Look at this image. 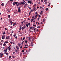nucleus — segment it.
Instances as JSON below:
<instances>
[{
    "label": "nucleus",
    "instance_id": "f257e3e1",
    "mask_svg": "<svg viewBox=\"0 0 61 61\" xmlns=\"http://www.w3.org/2000/svg\"><path fill=\"white\" fill-rule=\"evenodd\" d=\"M20 5H24L25 3H24L23 2H21L20 3H19Z\"/></svg>",
    "mask_w": 61,
    "mask_h": 61
},
{
    "label": "nucleus",
    "instance_id": "f03ea898",
    "mask_svg": "<svg viewBox=\"0 0 61 61\" xmlns=\"http://www.w3.org/2000/svg\"><path fill=\"white\" fill-rule=\"evenodd\" d=\"M18 3V2H14L13 3V5H16V4H17Z\"/></svg>",
    "mask_w": 61,
    "mask_h": 61
},
{
    "label": "nucleus",
    "instance_id": "7ed1b4c3",
    "mask_svg": "<svg viewBox=\"0 0 61 61\" xmlns=\"http://www.w3.org/2000/svg\"><path fill=\"white\" fill-rule=\"evenodd\" d=\"M10 36H7L6 37V39L7 40L8 39H10Z\"/></svg>",
    "mask_w": 61,
    "mask_h": 61
},
{
    "label": "nucleus",
    "instance_id": "20e7f679",
    "mask_svg": "<svg viewBox=\"0 0 61 61\" xmlns=\"http://www.w3.org/2000/svg\"><path fill=\"white\" fill-rule=\"evenodd\" d=\"M27 0V1H28V3H29V4H31L32 3V2H31V1H30V0Z\"/></svg>",
    "mask_w": 61,
    "mask_h": 61
},
{
    "label": "nucleus",
    "instance_id": "39448f33",
    "mask_svg": "<svg viewBox=\"0 0 61 61\" xmlns=\"http://www.w3.org/2000/svg\"><path fill=\"white\" fill-rule=\"evenodd\" d=\"M3 55H4V54H3V53H2V52H1V53H0V57H1L0 56H1V57H2Z\"/></svg>",
    "mask_w": 61,
    "mask_h": 61
},
{
    "label": "nucleus",
    "instance_id": "423d86ee",
    "mask_svg": "<svg viewBox=\"0 0 61 61\" xmlns=\"http://www.w3.org/2000/svg\"><path fill=\"white\" fill-rule=\"evenodd\" d=\"M18 12H21V10L20 8H18Z\"/></svg>",
    "mask_w": 61,
    "mask_h": 61
},
{
    "label": "nucleus",
    "instance_id": "0eeeda50",
    "mask_svg": "<svg viewBox=\"0 0 61 61\" xmlns=\"http://www.w3.org/2000/svg\"><path fill=\"white\" fill-rule=\"evenodd\" d=\"M25 20H24V21H23L22 22V25H24V24H25Z\"/></svg>",
    "mask_w": 61,
    "mask_h": 61
},
{
    "label": "nucleus",
    "instance_id": "6e6552de",
    "mask_svg": "<svg viewBox=\"0 0 61 61\" xmlns=\"http://www.w3.org/2000/svg\"><path fill=\"white\" fill-rule=\"evenodd\" d=\"M43 11H42L41 12V13L40 14V15H43Z\"/></svg>",
    "mask_w": 61,
    "mask_h": 61
},
{
    "label": "nucleus",
    "instance_id": "1a4fd4ad",
    "mask_svg": "<svg viewBox=\"0 0 61 61\" xmlns=\"http://www.w3.org/2000/svg\"><path fill=\"white\" fill-rule=\"evenodd\" d=\"M5 36H4V35H3L2 36V39H5Z\"/></svg>",
    "mask_w": 61,
    "mask_h": 61
},
{
    "label": "nucleus",
    "instance_id": "9d476101",
    "mask_svg": "<svg viewBox=\"0 0 61 61\" xmlns=\"http://www.w3.org/2000/svg\"><path fill=\"white\" fill-rule=\"evenodd\" d=\"M29 41H31V37H29Z\"/></svg>",
    "mask_w": 61,
    "mask_h": 61
},
{
    "label": "nucleus",
    "instance_id": "9b49d317",
    "mask_svg": "<svg viewBox=\"0 0 61 61\" xmlns=\"http://www.w3.org/2000/svg\"><path fill=\"white\" fill-rule=\"evenodd\" d=\"M28 46V44L26 43V45H25V46Z\"/></svg>",
    "mask_w": 61,
    "mask_h": 61
},
{
    "label": "nucleus",
    "instance_id": "f8f14e48",
    "mask_svg": "<svg viewBox=\"0 0 61 61\" xmlns=\"http://www.w3.org/2000/svg\"><path fill=\"white\" fill-rule=\"evenodd\" d=\"M1 5H2V6H4V5H5L3 3L1 4Z\"/></svg>",
    "mask_w": 61,
    "mask_h": 61
},
{
    "label": "nucleus",
    "instance_id": "ddd939ff",
    "mask_svg": "<svg viewBox=\"0 0 61 61\" xmlns=\"http://www.w3.org/2000/svg\"><path fill=\"white\" fill-rule=\"evenodd\" d=\"M21 29L22 30H23L24 29V27H22L21 28Z\"/></svg>",
    "mask_w": 61,
    "mask_h": 61
},
{
    "label": "nucleus",
    "instance_id": "4468645a",
    "mask_svg": "<svg viewBox=\"0 0 61 61\" xmlns=\"http://www.w3.org/2000/svg\"><path fill=\"white\" fill-rule=\"evenodd\" d=\"M8 48L9 49V51H10V49H11V48H10V46H9L8 47Z\"/></svg>",
    "mask_w": 61,
    "mask_h": 61
},
{
    "label": "nucleus",
    "instance_id": "2eb2a0df",
    "mask_svg": "<svg viewBox=\"0 0 61 61\" xmlns=\"http://www.w3.org/2000/svg\"><path fill=\"white\" fill-rule=\"evenodd\" d=\"M3 46H6V44L4 43L3 45Z\"/></svg>",
    "mask_w": 61,
    "mask_h": 61
},
{
    "label": "nucleus",
    "instance_id": "dca6fc26",
    "mask_svg": "<svg viewBox=\"0 0 61 61\" xmlns=\"http://www.w3.org/2000/svg\"><path fill=\"white\" fill-rule=\"evenodd\" d=\"M28 41L27 40L25 41V43H27Z\"/></svg>",
    "mask_w": 61,
    "mask_h": 61
},
{
    "label": "nucleus",
    "instance_id": "f3484780",
    "mask_svg": "<svg viewBox=\"0 0 61 61\" xmlns=\"http://www.w3.org/2000/svg\"><path fill=\"white\" fill-rule=\"evenodd\" d=\"M20 5V4L19 3H18L16 4V5H17V6H18V5Z\"/></svg>",
    "mask_w": 61,
    "mask_h": 61
},
{
    "label": "nucleus",
    "instance_id": "a211bd4d",
    "mask_svg": "<svg viewBox=\"0 0 61 61\" xmlns=\"http://www.w3.org/2000/svg\"><path fill=\"white\" fill-rule=\"evenodd\" d=\"M26 54L25 52H24L23 53V55H25Z\"/></svg>",
    "mask_w": 61,
    "mask_h": 61
},
{
    "label": "nucleus",
    "instance_id": "6ab92c4d",
    "mask_svg": "<svg viewBox=\"0 0 61 61\" xmlns=\"http://www.w3.org/2000/svg\"><path fill=\"white\" fill-rule=\"evenodd\" d=\"M18 45H19V47H20V46H21L20 45V44H19V43L18 44Z\"/></svg>",
    "mask_w": 61,
    "mask_h": 61
},
{
    "label": "nucleus",
    "instance_id": "aec40b11",
    "mask_svg": "<svg viewBox=\"0 0 61 61\" xmlns=\"http://www.w3.org/2000/svg\"><path fill=\"white\" fill-rule=\"evenodd\" d=\"M37 15H35V17H36L37 16Z\"/></svg>",
    "mask_w": 61,
    "mask_h": 61
},
{
    "label": "nucleus",
    "instance_id": "412c9836",
    "mask_svg": "<svg viewBox=\"0 0 61 61\" xmlns=\"http://www.w3.org/2000/svg\"><path fill=\"white\" fill-rule=\"evenodd\" d=\"M15 52H16V53H17V52H18V51H17V50H15Z\"/></svg>",
    "mask_w": 61,
    "mask_h": 61
},
{
    "label": "nucleus",
    "instance_id": "4be33fe9",
    "mask_svg": "<svg viewBox=\"0 0 61 61\" xmlns=\"http://www.w3.org/2000/svg\"><path fill=\"white\" fill-rule=\"evenodd\" d=\"M25 37H24L23 38V40H25Z\"/></svg>",
    "mask_w": 61,
    "mask_h": 61
},
{
    "label": "nucleus",
    "instance_id": "5701e85b",
    "mask_svg": "<svg viewBox=\"0 0 61 61\" xmlns=\"http://www.w3.org/2000/svg\"><path fill=\"white\" fill-rule=\"evenodd\" d=\"M48 8H46V11H47V10H48Z\"/></svg>",
    "mask_w": 61,
    "mask_h": 61
},
{
    "label": "nucleus",
    "instance_id": "b1692460",
    "mask_svg": "<svg viewBox=\"0 0 61 61\" xmlns=\"http://www.w3.org/2000/svg\"><path fill=\"white\" fill-rule=\"evenodd\" d=\"M36 9V8H34L33 9V11H34V10H35V9Z\"/></svg>",
    "mask_w": 61,
    "mask_h": 61
},
{
    "label": "nucleus",
    "instance_id": "393cba45",
    "mask_svg": "<svg viewBox=\"0 0 61 61\" xmlns=\"http://www.w3.org/2000/svg\"><path fill=\"white\" fill-rule=\"evenodd\" d=\"M24 42H25V41H22V43H21V44H23V43H24Z\"/></svg>",
    "mask_w": 61,
    "mask_h": 61
},
{
    "label": "nucleus",
    "instance_id": "a878e982",
    "mask_svg": "<svg viewBox=\"0 0 61 61\" xmlns=\"http://www.w3.org/2000/svg\"><path fill=\"white\" fill-rule=\"evenodd\" d=\"M8 17L9 18H10V15H8Z\"/></svg>",
    "mask_w": 61,
    "mask_h": 61
},
{
    "label": "nucleus",
    "instance_id": "bb28decb",
    "mask_svg": "<svg viewBox=\"0 0 61 61\" xmlns=\"http://www.w3.org/2000/svg\"><path fill=\"white\" fill-rule=\"evenodd\" d=\"M28 24L29 25H29H30V23H28Z\"/></svg>",
    "mask_w": 61,
    "mask_h": 61
},
{
    "label": "nucleus",
    "instance_id": "cd10ccee",
    "mask_svg": "<svg viewBox=\"0 0 61 61\" xmlns=\"http://www.w3.org/2000/svg\"><path fill=\"white\" fill-rule=\"evenodd\" d=\"M23 2H24V3H26V2L25 1V0H23Z\"/></svg>",
    "mask_w": 61,
    "mask_h": 61
},
{
    "label": "nucleus",
    "instance_id": "c85d7f7f",
    "mask_svg": "<svg viewBox=\"0 0 61 61\" xmlns=\"http://www.w3.org/2000/svg\"><path fill=\"white\" fill-rule=\"evenodd\" d=\"M43 20V22H45V19H44Z\"/></svg>",
    "mask_w": 61,
    "mask_h": 61
},
{
    "label": "nucleus",
    "instance_id": "c756f323",
    "mask_svg": "<svg viewBox=\"0 0 61 61\" xmlns=\"http://www.w3.org/2000/svg\"><path fill=\"white\" fill-rule=\"evenodd\" d=\"M26 26L27 27H28V25L27 24H26Z\"/></svg>",
    "mask_w": 61,
    "mask_h": 61
},
{
    "label": "nucleus",
    "instance_id": "7c9ffc66",
    "mask_svg": "<svg viewBox=\"0 0 61 61\" xmlns=\"http://www.w3.org/2000/svg\"><path fill=\"white\" fill-rule=\"evenodd\" d=\"M34 20V19H31V21H33V20Z\"/></svg>",
    "mask_w": 61,
    "mask_h": 61
},
{
    "label": "nucleus",
    "instance_id": "2f4dec72",
    "mask_svg": "<svg viewBox=\"0 0 61 61\" xmlns=\"http://www.w3.org/2000/svg\"><path fill=\"white\" fill-rule=\"evenodd\" d=\"M9 58H10H10H11V56H10L9 57Z\"/></svg>",
    "mask_w": 61,
    "mask_h": 61
},
{
    "label": "nucleus",
    "instance_id": "473e14b6",
    "mask_svg": "<svg viewBox=\"0 0 61 61\" xmlns=\"http://www.w3.org/2000/svg\"><path fill=\"white\" fill-rule=\"evenodd\" d=\"M40 26H38L37 27V28H40Z\"/></svg>",
    "mask_w": 61,
    "mask_h": 61
},
{
    "label": "nucleus",
    "instance_id": "72a5a7b5",
    "mask_svg": "<svg viewBox=\"0 0 61 61\" xmlns=\"http://www.w3.org/2000/svg\"><path fill=\"white\" fill-rule=\"evenodd\" d=\"M33 26H36V25H33Z\"/></svg>",
    "mask_w": 61,
    "mask_h": 61
},
{
    "label": "nucleus",
    "instance_id": "f704fd0d",
    "mask_svg": "<svg viewBox=\"0 0 61 61\" xmlns=\"http://www.w3.org/2000/svg\"><path fill=\"white\" fill-rule=\"evenodd\" d=\"M27 5V4L26 3L25 4V6H26Z\"/></svg>",
    "mask_w": 61,
    "mask_h": 61
},
{
    "label": "nucleus",
    "instance_id": "c9c22d12",
    "mask_svg": "<svg viewBox=\"0 0 61 61\" xmlns=\"http://www.w3.org/2000/svg\"><path fill=\"white\" fill-rule=\"evenodd\" d=\"M10 44H13V42H10Z\"/></svg>",
    "mask_w": 61,
    "mask_h": 61
},
{
    "label": "nucleus",
    "instance_id": "e433bc0d",
    "mask_svg": "<svg viewBox=\"0 0 61 61\" xmlns=\"http://www.w3.org/2000/svg\"><path fill=\"white\" fill-rule=\"evenodd\" d=\"M46 1H47V0H44V2H46Z\"/></svg>",
    "mask_w": 61,
    "mask_h": 61
},
{
    "label": "nucleus",
    "instance_id": "4c0bfd02",
    "mask_svg": "<svg viewBox=\"0 0 61 61\" xmlns=\"http://www.w3.org/2000/svg\"><path fill=\"white\" fill-rule=\"evenodd\" d=\"M31 44H32V45H34L33 43V42H31Z\"/></svg>",
    "mask_w": 61,
    "mask_h": 61
},
{
    "label": "nucleus",
    "instance_id": "58836bf2",
    "mask_svg": "<svg viewBox=\"0 0 61 61\" xmlns=\"http://www.w3.org/2000/svg\"><path fill=\"white\" fill-rule=\"evenodd\" d=\"M15 38H16V39H17V36H16L15 37Z\"/></svg>",
    "mask_w": 61,
    "mask_h": 61
},
{
    "label": "nucleus",
    "instance_id": "ea45409f",
    "mask_svg": "<svg viewBox=\"0 0 61 61\" xmlns=\"http://www.w3.org/2000/svg\"><path fill=\"white\" fill-rule=\"evenodd\" d=\"M28 38V37H26V39H27Z\"/></svg>",
    "mask_w": 61,
    "mask_h": 61
},
{
    "label": "nucleus",
    "instance_id": "a19ab883",
    "mask_svg": "<svg viewBox=\"0 0 61 61\" xmlns=\"http://www.w3.org/2000/svg\"><path fill=\"white\" fill-rule=\"evenodd\" d=\"M28 20H30V19L29 18H28Z\"/></svg>",
    "mask_w": 61,
    "mask_h": 61
},
{
    "label": "nucleus",
    "instance_id": "79ce46f5",
    "mask_svg": "<svg viewBox=\"0 0 61 61\" xmlns=\"http://www.w3.org/2000/svg\"><path fill=\"white\" fill-rule=\"evenodd\" d=\"M31 46H33V44H31Z\"/></svg>",
    "mask_w": 61,
    "mask_h": 61
},
{
    "label": "nucleus",
    "instance_id": "37998d69",
    "mask_svg": "<svg viewBox=\"0 0 61 61\" xmlns=\"http://www.w3.org/2000/svg\"><path fill=\"white\" fill-rule=\"evenodd\" d=\"M4 51L5 52H7V51H6V50H4Z\"/></svg>",
    "mask_w": 61,
    "mask_h": 61
},
{
    "label": "nucleus",
    "instance_id": "c03bdc74",
    "mask_svg": "<svg viewBox=\"0 0 61 61\" xmlns=\"http://www.w3.org/2000/svg\"><path fill=\"white\" fill-rule=\"evenodd\" d=\"M30 29H32V27H30Z\"/></svg>",
    "mask_w": 61,
    "mask_h": 61
},
{
    "label": "nucleus",
    "instance_id": "a18cd8bd",
    "mask_svg": "<svg viewBox=\"0 0 61 61\" xmlns=\"http://www.w3.org/2000/svg\"><path fill=\"white\" fill-rule=\"evenodd\" d=\"M47 2H45V4H47Z\"/></svg>",
    "mask_w": 61,
    "mask_h": 61
},
{
    "label": "nucleus",
    "instance_id": "49530a36",
    "mask_svg": "<svg viewBox=\"0 0 61 61\" xmlns=\"http://www.w3.org/2000/svg\"><path fill=\"white\" fill-rule=\"evenodd\" d=\"M24 52V50H22V52Z\"/></svg>",
    "mask_w": 61,
    "mask_h": 61
},
{
    "label": "nucleus",
    "instance_id": "de8ad7c7",
    "mask_svg": "<svg viewBox=\"0 0 61 61\" xmlns=\"http://www.w3.org/2000/svg\"><path fill=\"white\" fill-rule=\"evenodd\" d=\"M22 39H23V38L22 37H21V40H22Z\"/></svg>",
    "mask_w": 61,
    "mask_h": 61
},
{
    "label": "nucleus",
    "instance_id": "09e8293b",
    "mask_svg": "<svg viewBox=\"0 0 61 61\" xmlns=\"http://www.w3.org/2000/svg\"><path fill=\"white\" fill-rule=\"evenodd\" d=\"M12 21L11 20L10 21V23H12Z\"/></svg>",
    "mask_w": 61,
    "mask_h": 61
},
{
    "label": "nucleus",
    "instance_id": "8fccbe9b",
    "mask_svg": "<svg viewBox=\"0 0 61 61\" xmlns=\"http://www.w3.org/2000/svg\"><path fill=\"white\" fill-rule=\"evenodd\" d=\"M20 48H22V46H21L20 47Z\"/></svg>",
    "mask_w": 61,
    "mask_h": 61
},
{
    "label": "nucleus",
    "instance_id": "3c124183",
    "mask_svg": "<svg viewBox=\"0 0 61 61\" xmlns=\"http://www.w3.org/2000/svg\"><path fill=\"white\" fill-rule=\"evenodd\" d=\"M3 34H5V32H4L3 33Z\"/></svg>",
    "mask_w": 61,
    "mask_h": 61
},
{
    "label": "nucleus",
    "instance_id": "603ef678",
    "mask_svg": "<svg viewBox=\"0 0 61 61\" xmlns=\"http://www.w3.org/2000/svg\"><path fill=\"white\" fill-rule=\"evenodd\" d=\"M5 43H6V44H7V43H8V42H5Z\"/></svg>",
    "mask_w": 61,
    "mask_h": 61
},
{
    "label": "nucleus",
    "instance_id": "864d4df0",
    "mask_svg": "<svg viewBox=\"0 0 61 61\" xmlns=\"http://www.w3.org/2000/svg\"><path fill=\"white\" fill-rule=\"evenodd\" d=\"M40 8L41 9V8H42V7L41 6H40Z\"/></svg>",
    "mask_w": 61,
    "mask_h": 61
},
{
    "label": "nucleus",
    "instance_id": "5fc2aeb1",
    "mask_svg": "<svg viewBox=\"0 0 61 61\" xmlns=\"http://www.w3.org/2000/svg\"><path fill=\"white\" fill-rule=\"evenodd\" d=\"M35 17H34V16H32V18H34Z\"/></svg>",
    "mask_w": 61,
    "mask_h": 61
},
{
    "label": "nucleus",
    "instance_id": "6e6d98bb",
    "mask_svg": "<svg viewBox=\"0 0 61 61\" xmlns=\"http://www.w3.org/2000/svg\"><path fill=\"white\" fill-rule=\"evenodd\" d=\"M37 9H38V8H39V7H38V6L37 7Z\"/></svg>",
    "mask_w": 61,
    "mask_h": 61
},
{
    "label": "nucleus",
    "instance_id": "4d7b16f0",
    "mask_svg": "<svg viewBox=\"0 0 61 61\" xmlns=\"http://www.w3.org/2000/svg\"><path fill=\"white\" fill-rule=\"evenodd\" d=\"M21 27H22V26L21 25H20V28H21Z\"/></svg>",
    "mask_w": 61,
    "mask_h": 61
},
{
    "label": "nucleus",
    "instance_id": "13d9d810",
    "mask_svg": "<svg viewBox=\"0 0 61 61\" xmlns=\"http://www.w3.org/2000/svg\"><path fill=\"white\" fill-rule=\"evenodd\" d=\"M43 0H41V1L42 2H43Z\"/></svg>",
    "mask_w": 61,
    "mask_h": 61
},
{
    "label": "nucleus",
    "instance_id": "bf43d9fd",
    "mask_svg": "<svg viewBox=\"0 0 61 61\" xmlns=\"http://www.w3.org/2000/svg\"><path fill=\"white\" fill-rule=\"evenodd\" d=\"M5 30H7V29H6V28H5Z\"/></svg>",
    "mask_w": 61,
    "mask_h": 61
},
{
    "label": "nucleus",
    "instance_id": "052dcab7",
    "mask_svg": "<svg viewBox=\"0 0 61 61\" xmlns=\"http://www.w3.org/2000/svg\"><path fill=\"white\" fill-rule=\"evenodd\" d=\"M41 24H43V22H41Z\"/></svg>",
    "mask_w": 61,
    "mask_h": 61
},
{
    "label": "nucleus",
    "instance_id": "680f3d73",
    "mask_svg": "<svg viewBox=\"0 0 61 61\" xmlns=\"http://www.w3.org/2000/svg\"><path fill=\"white\" fill-rule=\"evenodd\" d=\"M18 46H16V48H18Z\"/></svg>",
    "mask_w": 61,
    "mask_h": 61
},
{
    "label": "nucleus",
    "instance_id": "e2e57ef3",
    "mask_svg": "<svg viewBox=\"0 0 61 61\" xmlns=\"http://www.w3.org/2000/svg\"><path fill=\"white\" fill-rule=\"evenodd\" d=\"M38 14V13H37V12H36V14Z\"/></svg>",
    "mask_w": 61,
    "mask_h": 61
},
{
    "label": "nucleus",
    "instance_id": "0e129e2a",
    "mask_svg": "<svg viewBox=\"0 0 61 61\" xmlns=\"http://www.w3.org/2000/svg\"><path fill=\"white\" fill-rule=\"evenodd\" d=\"M0 45H1V46H2V43H1L0 44Z\"/></svg>",
    "mask_w": 61,
    "mask_h": 61
},
{
    "label": "nucleus",
    "instance_id": "69168bd1",
    "mask_svg": "<svg viewBox=\"0 0 61 61\" xmlns=\"http://www.w3.org/2000/svg\"><path fill=\"white\" fill-rule=\"evenodd\" d=\"M26 26H24V28H25V27Z\"/></svg>",
    "mask_w": 61,
    "mask_h": 61
},
{
    "label": "nucleus",
    "instance_id": "338daca9",
    "mask_svg": "<svg viewBox=\"0 0 61 61\" xmlns=\"http://www.w3.org/2000/svg\"><path fill=\"white\" fill-rule=\"evenodd\" d=\"M24 8H25V7H26V6H25H25H24Z\"/></svg>",
    "mask_w": 61,
    "mask_h": 61
},
{
    "label": "nucleus",
    "instance_id": "774afa93",
    "mask_svg": "<svg viewBox=\"0 0 61 61\" xmlns=\"http://www.w3.org/2000/svg\"><path fill=\"white\" fill-rule=\"evenodd\" d=\"M29 9H31V8H30V7H29Z\"/></svg>",
    "mask_w": 61,
    "mask_h": 61
}]
</instances>
